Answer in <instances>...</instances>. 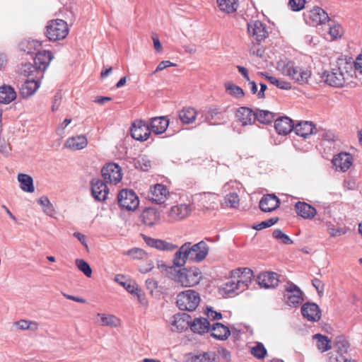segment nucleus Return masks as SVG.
I'll list each match as a JSON object with an SVG mask.
<instances>
[{
	"label": "nucleus",
	"instance_id": "e433bc0d",
	"mask_svg": "<svg viewBox=\"0 0 362 362\" xmlns=\"http://www.w3.org/2000/svg\"><path fill=\"white\" fill-rule=\"evenodd\" d=\"M197 117V111L192 107H184L179 112V118L184 124L192 123Z\"/></svg>",
	"mask_w": 362,
	"mask_h": 362
},
{
	"label": "nucleus",
	"instance_id": "69168bd1",
	"mask_svg": "<svg viewBox=\"0 0 362 362\" xmlns=\"http://www.w3.org/2000/svg\"><path fill=\"white\" fill-rule=\"evenodd\" d=\"M62 100V95L60 93H57L54 98L53 104L52 106V111H56L59 109Z\"/></svg>",
	"mask_w": 362,
	"mask_h": 362
},
{
	"label": "nucleus",
	"instance_id": "bf43d9fd",
	"mask_svg": "<svg viewBox=\"0 0 362 362\" xmlns=\"http://www.w3.org/2000/svg\"><path fill=\"white\" fill-rule=\"evenodd\" d=\"M239 201V197L236 193H230L226 197V203L233 208L238 206Z\"/></svg>",
	"mask_w": 362,
	"mask_h": 362
},
{
	"label": "nucleus",
	"instance_id": "6ab92c4d",
	"mask_svg": "<svg viewBox=\"0 0 362 362\" xmlns=\"http://www.w3.org/2000/svg\"><path fill=\"white\" fill-rule=\"evenodd\" d=\"M303 316L310 322H317L321 317L318 305L313 303H306L301 307Z\"/></svg>",
	"mask_w": 362,
	"mask_h": 362
},
{
	"label": "nucleus",
	"instance_id": "338daca9",
	"mask_svg": "<svg viewBox=\"0 0 362 362\" xmlns=\"http://www.w3.org/2000/svg\"><path fill=\"white\" fill-rule=\"evenodd\" d=\"M206 314L209 318L212 320H219L222 318L221 313L214 310L211 308H207Z\"/></svg>",
	"mask_w": 362,
	"mask_h": 362
},
{
	"label": "nucleus",
	"instance_id": "aec40b11",
	"mask_svg": "<svg viewBox=\"0 0 362 362\" xmlns=\"http://www.w3.org/2000/svg\"><path fill=\"white\" fill-rule=\"evenodd\" d=\"M235 117L242 126L251 125L255 122V112L247 107H239L236 111Z\"/></svg>",
	"mask_w": 362,
	"mask_h": 362
},
{
	"label": "nucleus",
	"instance_id": "ddd939ff",
	"mask_svg": "<svg viewBox=\"0 0 362 362\" xmlns=\"http://www.w3.org/2000/svg\"><path fill=\"white\" fill-rule=\"evenodd\" d=\"M90 189L93 197L98 202L105 201L109 193L105 182L98 178L91 180Z\"/></svg>",
	"mask_w": 362,
	"mask_h": 362
},
{
	"label": "nucleus",
	"instance_id": "bb28decb",
	"mask_svg": "<svg viewBox=\"0 0 362 362\" xmlns=\"http://www.w3.org/2000/svg\"><path fill=\"white\" fill-rule=\"evenodd\" d=\"M87 144V138L86 136L81 134L67 139L64 146L67 148L76 151L86 148Z\"/></svg>",
	"mask_w": 362,
	"mask_h": 362
},
{
	"label": "nucleus",
	"instance_id": "6e6552de",
	"mask_svg": "<svg viewBox=\"0 0 362 362\" xmlns=\"http://www.w3.org/2000/svg\"><path fill=\"white\" fill-rule=\"evenodd\" d=\"M230 277L238 281V287L240 291H245L247 288L253 278L252 271L247 267L238 268L230 272Z\"/></svg>",
	"mask_w": 362,
	"mask_h": 362
},
{
	"label": "nucleus",
	"instance_id": "a211bd4d",
	"mask_svg": "<svg viewBox=\"0 0 362 362\" xmlns=\"http://www.w3.org/2000/svg\"><path fill=\"white\" fill-rule=\"evenodd\" d=\"M141 219L143 223L151 227L160 223V214L155 208H146L141 214Z\"/></svg>",
	"mask_w": 362,
	"mask_h": 362
},
{
	"label": "nucleus",
	"instance_id": "473e14b6",
	"mask_svg": "<svg viewBox=\"0 0 362 362\" xmlns=\"http://www.w3.org/2000/svg\"><path fill=\"white\" fill-rule=\"evenodd\" d=\"M16 98V93L13 87L3 85L0 87V103L9 104Z\"/></svg>",
	"mask_w": 362,
	"mask_h": 362
},
{
	"label": "nucleus",
	"instance_id": "1a4fd4ad",
	"mask_svg": "<svg viewBox=\"0 0 362 362\" xmlns=\"http://www.w3.org/2000/svg\"><path fill=\"white\" fill-rule=\"evenodd\" d=\"M102 176L106 182L116 185L122 178V168L115 163L105 165L101 170Z\"/></svg>",
	"mask_w": 362,
	"mask_h": 362
},
{
	"label": "nucleus",
	"instance_id": "79ce46f5",
	"mask_svg": "<svg viewBox=\"0 0 362 362\" xmlns=\"http://www.w3.org/2000/svg\"><path fill=\"white\" fill-rule=\"evenodd\" d=\"M260 74L264 76L270 83L280 89L289 90L291 88V85L289 82L269 76L267 73L260 72Z\"/></svg>",
	"mask_w": 362,
	"mask_h": 362
},
{
	"label": "nucleus",
	"instance_id": "2f4dec72",
	"mask_svg": "<svg viewBox=\"0 0 362 362\" xmlns=\"http://www.w3.org/2000/svg\"><path fill=\"white\" fill-rule=\"evenodd\" d=\"M190 329L192 332L202 334L209 331L210 324L206 318L197 317L191 323Z\"/></svg>",
	"mask_w": 362,
	"mask_h": 362
},
{
	"label": "nucleus",
	"instance_id": "09e8293b",
	"mask_svg": "<svg viewBox=\"0 0 362 362\" xmlns=\"http://www.w3.org/2000/svg\"><path fill=\"white\" fill-rule=\"evenodd\" d=\"M226 91L232 96L237 98H243L245 95L243 90L240 87L231 83L225 84Z\"/></svg>",
	"mask_w": 362,
	"mask_h": 362
},
{
	"label": "nucleus",
	"instance_id": "393cba45",
	"mask_svg": "<svg viewBox=\"0 0 362 362\" xmlns=\"http://www.w3.org/2000/svg\"><path fill=\"white\" fill-rule=\"evenodd\" d=\"M274 128L279 134L287 135L293 130V121L288 117H281L275 120Z\"/></svg>",
	"mask_w": 362,
	"mask_h": 362
},
{
	"label": "nucleus",
	"instance_id": "c756f323",
	"mask_svg": "<svg viewBox=\"0 0 362 362\" xmlns=\"http://www.w3.org/2000/svg\"><path fill=\"white\" fill-rule=\"evenodd\" d=\"M295 209L297 214L304 218L311 219L316 215V209L305 202H297Z\"/></svg>",
	"mask_w": 362,
	"mask_h": 362
},
{
	"label": "nucleus",
	"instance_id": "f03ea898",
	"mask_svg": "<svg viewBox=\"0 0 362 362\" xmlns=\"http://www.w3.org/2000/svg\"><path fill=\"white\" fill-rule=\"evenodd\" d=\"M276 69L284 76L302 85L307 83L311 76V71L308 67L297 66L293 62L282 59L277 62Z\"/></svg>",
	"mask_w": 362,
	"mask_h": 362
},
{
	"label": "nucleus",
	"instance_id": "603ef678",
	"mask_svg": "<svg viewBox=\"0 0 362 362\" xmlns=\"http://www.w3.org/2000/svg\"><path fill=\"white\" fill-rule=\"evenodd\" d=\"M151 162L146 156H141L135 161V166L143 171H147L151 167Z\"/></svg>",
	"mask_w": 362,
	"mask_h": 362
},
{
	"label": "nucleus",
	"instance_id": "f257e3e1",
	"mask_svg": "<svg viewBox=\"0 0 362 362\" xmlns=\"http://www.w3.org/2000/svg\"><path fill=\"white\" fill-rule=\"evenodd\" d=\"M354 71V65L351 62L339 59L337 66L330 71H324L321 78L329 86L340 88L351 79Z\"/></svg>",
	"mask_w": 362,
	"mask_h": 362
},
{
	"label": "nucleus",
	"instance_id": "0eeeda50",
	"mask_svg": "<svg viewBox=\"0 0 362 362\" xmlns=\"http://www.w3.org/2000/svg\"><path fill=\"white\" fill-rule=\"evenodd\" d=\"M117 200L119 206L128 211L135 210L139 204V197L132 189H122L118 194Z\"/></svg>",
	"mask_w": 362,
	"mask_h": 362
},
{
	"label": "nucleus",
	"instance_id": "6e6d98bb",
	"mask_svg": "<svg viewBox=\"0 0 362 362\" xmlns=\"http://www.w3.org/2000/svg\"><path fill=\"white\" fill-rule=\"evenodd\" d=\"M272 235L275 239L280 240L284 244L291 245L293 243V240L281 229H275Z\"/></svg>",
	"mask_w": 362,
	"mask_h": 362
},
{
	"label": "nucleus",
	"instance_id": "f3484780",
	"mask_svg": "<svg viewBox=\"0 0 362 362\" xmlns=\"http://www.w3.org/2000/svg\"><path fill=\"white\" fill-rule=\"evenodd\" d=\"M248 33L257 41L264 40L267 35V30L264 24L259 21H252L247 23Z\"/></svg>",
	"mask_w": 362,
	"mask_h": 362
},
{
	"label": "nucleus",
	"instance_id": "5701e85b",
	"mask_svg": "<svg viewBox=\"0 0 362 362\" xmlns=\"http://www.w3.org/2000/svg\"><path fill=\"white\" fill-rule=\"evenodd\" d=\"M143 238L146 245L160 250L173 251L177 247L175 245L160 239H156L146 235H143Z\"/></svg>",
	"mask_w": 362,
	"mask_h": 362
},
{
	"label": "nucleus",
	"instance_id": "3c124183",
	"mask_svg": "<svg viewBox=\"0 0 362 362\" xmlns=\"http://www.w3.org/2000/svg\"><path fill=\"white\" fill-rule=\"evenodd\" d=\"M237 283L238 281L236 279L230 278V279L223 285V289L227 293L243 292V291H240V288L238 287Z\"/></svg>",
	"mask_w": 362,
	"mask_h": 362
},
{
	"label": "nucleus",
	"instance_id": "c9c22d12",
	"mask_svg": "<svg viewBox=\"0 0 362 362\" xmlns=\"http://www.w3.org/2000/svg\"><path fill=\"white\" fill-rule=\"evenodd\" d=\"M18 181L19 182L20 187L23 191L30 193L35 191L33 180L31 176L27 174L20 173L18 175Z\"/></svg>",
	"mask_w": 362,
	"mask_h": 362
},
{
	"label": "nucleus",
	"instance_id": "ea45409f",
	"mask_svg": "<svg viewBox=\"0 0 362 362\" xmlns=\"http://www.w3.org/2000/svg\"><path fill=\"white\" fill-rule=\"evenodd\" d=\"M219 9L226 13H233L237 10V0H216Z\"/></svg>",
	"mask_w": 362,
	"mask_h": 362
},
{
	"label": "nucleus",
	"instance_id": "8fccbe9b",
	"mask_svg": "<svg viewBox=\"0 0 362 362\" xmlns=\"http://www.w3.org/2000/svg\"><path fill=\"white\" fill-rule=\"evenodd\" d=\"M38 204H40L44 212L49 216H53L55 211L53 205L49 202V199L47 197H42L37 200Z\"/></svg>",
	"mask_w": 362,
	"mask_h": 362
},
{
	"label": "nucleus",
	"instance_id": "37998d69",
	"mask_svg": "<svg viewBox=\"0 0 362 362\" xmlns=\"http://www.w3.org/2000/svg\"><path fill=\"white\" fill-rule=\"evenodd\" d=\"M216 355L214 351L204 352L199 355L192 356L190 362H216Z\"/></svg>",
	"mask_w": 362,
	"mask_h": 362
},
{
	"label": "nucleus",
	"instance_id": "cd10ccee",
	"mask_svg": "<svg viewBox=\"0 0 362 362\" xmlns=\"http://www.w3.org/2000/svg\"><path fill=\"white\" fill-rule=\"evenodd\" d=\"M315 126L311 122L304 121L298 123L294 126L295 133L305 139L315 133Z\"/></svg>",
	"mask_w": 362,
	"mask_h": 362
},
{
	"label": "nucleus",
	"instance_id": "5fc2aeb1",
	"mask_svg": "<svg viewBox=\"0 0 362 362\" xmlns=\"http://www.w3.org/2000/svg\"><path fill=\"white\" fill-rule=\"evenodd\" d=\"M251 354L258 359H263L267 354V350L262 343H257L251 349Z\"/></svg>",
	"mask_w": 362,
	"mask_h": 362
},
{
	"label": "nucleus",
	"instance_id": "f704fd0d",
	"mask_svg": "<svg viewBox=\"0 0 362 362\" xmlns=\"http://www.w3.org/2000/svg\"><path fill=\"white\" fill-rule=\"evenodd\" d=\"M41 47V42L35 40H24L19 45L20 49L28 54H33Z\"/></svg>",
	"mask_w": 362,
	"mask_h": 362
},
{
	"label": "nucleus",
	"instance_id": "a878e982",
	"mask_svg": "<svg viewBox=\"0 0 362 362\" xmlns=\"http://www.w3.org/2000/svg\"><path fill=\"white\" fill-rule=\"evenodd\" d=\"M224 117L220 109L213 107L208 109L205 114V121L210 125H218L223 122Z\"/></svg>",
	"mask_w": 362,
	"mask_h": 362
},
{
	"label": "nucleus",
	"instance_id": "680f3d73",
	"mask_svg": "<svg viewBox=\"0 0 362 362\" xmlns=\"http://www.w3.org/2000/svg\"><path fill=\"white\" fill-rule=\"evenodd\" d=\"M37 68H36L35 65H33L30 63H25L22 64L21 67V74L24 76H30Z\"/></svg>",
	"mask_w": 362,
	"mask_h": 362
},
{
	"label": "nucleus",
	"instance_id": "58836bf2",
	"mask_svg": "<svg viewBox=\"0 0 362 362\" xmlns=\"http://www.w3.org/2000/svg\"><path fill=\"white\" fill-rule=\"evenodd\" d=\"M124 275L117 274L115 277V281L122 286L129 293H134L138 291V285L132 281H125Z\"/></svg>",
	"mask_w": 362,
	"mask_h": 362
},
{
	"label": "nucleus",
	"instance_id": "72a5a7b5",
	"mask_svg": "<svg viewBox=\"0 0 362 362\" xmlns=\"http://www.w3.org/2000/svg\"><path fill=\"white\" fill-rule=\"evenodd\" d=\"M40 84L35 80H27L21 86L20 93L22 97L28 98L33 95L39 88Z\"/></svg>",
	"mask_w": 362,
	"mask_h": 362
},
{
	"label": "nucleus",
	"instance_id": "864d4df0",
	"mask_svg": "<svg viewBox=\"0 0 362 362\" xmlns=\"http://www.w3.org/2000/svg\"><path fill=\"white\" fill-rule=\"evenodd\" d=\"M76 265L78 269L82 272L87 277L91 276L92 269L90 265L85 260L82 259H76Z\"/></svg>",
	"mask_w": 362,
	"mask_h": 362
},
{
	"label": "nucleus",
	"instance_id": "774afa93",
	"mask_svg": "<svg viewBox=\"0 0 362 362\" xmlns=\"http://www.w3.org/2000/svg\"><path fill=\"white\" fill-rule=\"evenodd\" d=\"M133 294L136 295L137 296L139 302L142 305H148V300H147L145 294L141 293V291L139 288H138V291H136V293H134Z\"/></svg>",
	"mask_w": 362,
	"mask_h": 362
},
{
	"label": "nucleus",
	"instance_id": "9b49d317",
	"mask_svg": "<svg viewBox=\"0 0 362 362\" xmlns=\"http://www.w3.org/2000/svg\"><path fill=\"white\" fill-rule=\"evenodd\" d=\"M284 299L288 305L296 306L303 300V292L296 285L288 282L285 286Z\"/></svg>",
	"mask_w": 362,
	"mask_h": 362
},
{
	"label": "nucleus",
	"instance_id": "4be33fe9",
	"mask_svg": "<svg viewBox=\"0 0 362 362\" xmlns=\"http://www.w3.org/2000/svg\"><path fill=\"white\" fill-rule=\"evenodd\" d=\"M52 59L53 54L51 52L47 50L39 51L38 49L33 60L37 69L45 71Z\"/></svg>",
	"mask_w": 362,
	"mask_h": 362
},
{
	"label": "nucleus",
	"instance_id": "49530a36",
	"mask_svg": "<svg viewBox=\"0 0 362 362\" xmlns=\"http://www.w3.org/2000/svg\"><path fill=\"white\" fill-rule=\"evenodd\" d=\"M334 347L341 356L347 352L349 343L344 336H338L335 339Z\"/></svg>",
	"mask_w": 362,
	"mask_h": 362
},
{
	"label": "nucleus",
	"instance_id": "c85d7f7f",
	"mask_svg": "<svg viewBox=\"0 0 362 362\" xmlns=\"http://www.w3.org/2000/svg\"><path fill=\"white\" fill-rule=\"evenodd\" d=\"M169 125V120L165 117H156L151 119L150 131L156 134H160L165 132Z\"/></svg>",
	"mask_w": 362,
	"mask_h": 362
},
{
	"label": "nucleus",
	"instance_id": "423d86ee",
	"mask_svg": "<svg viewBox=\"0 0 362 362\" xmlns=\"http://www.w3.org/2000/svg\"><path fill=\"white\" fill-rule=\"evenodd\" d=\"M186 248L187 256L189 260L194 262H199L202 261L209 252V247L204 241L192 245L191 243L187 242L185 243Z\"/></svg>",
	"mask_w": 362,
	"mask_h": 362
},
{
	"label": "nucleus",
	"instance_id": "dca6fc26",
	"mask_svg": "<svg viewBox=\"0 0 362 362\" xmlns=\"http://www.w3.org/2000/svg\"><path fill=\"white\" fill-rule=\"evenodd\" d=\"M169 194L168 188L162 184H156L151 187L148 194L149 200L156 204L165 202Z\"/></svg>",
	"mask_w": 362,
	"mask_h": 362
},
{
	"label": "nucleus",
	"instance_id": "7c9ffc66",
	"mask_svg": "<svg viewBox=\"0 0 362 362\" xmlns=\"http://www.w3.org/2000/svg\"><path fill=\"white\" fill-rule=\"evenodd\" d=\"M209 330H211V335L219 340H225L230 334L228 327L220 322L214 323Z\"/></svg>",
	"mask_w": 362,
	"mask_h": 362
},
{
	"label": "nucleus",
	"instance_id": "de8ad7c7",
	"mask_svg": "<svg viewBox=\"0 0 362 362\" xmlns=\"http://www.w3.org/2000/svg\"><path fill=\"white\" fill-rule=\"evenodd\" d=\"M313 337L317 340V347L321 352H325L331 348L330 341L327 337L317 334Z\"/></svg>",
	"mask_w": 362,
	"mask_h": 362
},
{
	"label": "nucleus",
	"instance_id": "0e129e2a",
	"mask_svg": "<svg viewBox=\"0 0 362 362\" xmlns=\"http://www.w3.org/2000/svg\"><path fill=\"white\" fill-rule=\"evenodd\" d=\"M320 136L325 141H334L337 140V136L332 131H322L320 133Z\"/></svg>",
	"mask_w": 362,
	"mask_h": 362
},
{
	"label": "nucleus",
	"instance_id": "39448f33",
	"mask_svg": "<svg viewBox=\"0 0 362 362\" xmlns=\"http://www.w3.org/2000/svg\"><path fill=\"white\" fill-rule=\"evenodd\" d=\"M200 303V296L194 290H186L177 296L176 303L181 310L193 311Z\"/></svg>",
	"mask_w": 362,
	"mask_h": 362
},
{
	"label": "nucleus",
	"instance_id": "b1692460",
	"mask_svg": "<svg viewBox=\"0 0 362 362\" xmlns=\"http://www.w3.org/2000/svg\"><path fill=\"white\" fill-rule=\"evenodd\" d=\"M280 204L279 199L274 194H267L262 197L259 202V208L262 211L270 212L275 210Z\"/></svg>",
	"mask_w": 362,
	"mask_h": 362
},
{
	"label": "nucleus",
	"instance_id": "4c0bfd02",
	"mask_svg": "<svg viewBox=\"0 0 362 362\" xmlns=\"http://www.w3.org/2000/svg\"><path fill=\"white\" fill-rule=\"evenodd\" d=\"M98 316L100 317L102 326L117 327L120 325V320L115 315L98 313Z\"/></svg>",
	"mask_w": 362,
	"mask_h": 362
},
{
	"label": "nucleus",
	"instance_id": "e2e57ef3",
	"mask_svg": "<svg viewBox=\"0 0 362 362\" xmlns=\"http://www.w3.org/2000/svg\"><path fill=\"white\" fill-rule=\"evenodd\" d=\"M329 33L333 38H337L341 35L342 29L339 25H334L330 26Z\"/></svg>",
	"mask_w": 362,
	"mask_h": 362
},
{
	"label": "nucleus",
	"instance_id": "4468645a",
	"mask_svg": "<svg viewBox=\"0 0 362 362\" xmlns=\"http://www.w3.org/2000/svg\"><path fill=\"white\" fill-rule=\"evenodd\" d=\"M332 163L336 170L344 173L352 165L353 157L349 153L341 152L334 156Z\"/></svg>",
	"mask_w": 362,
	"mask_h": 362
},
{
	"label": "nucleus",
	"instance_id": "412c9836",
	"mask_svg": "<svg viewBox=\"0 0 362 362\" xmlns=\"http://www.w3.org/2000/svg\"><path fill=\"white\" fill-rule=\"evenodd\" d=\"M257 281L261 287L265 288H274L278 285V275L274 272H264L258 275Z\"/></svg>",
	"mask_w": 362,
	"mask_h": 362
},
{
	"label": "nucleus",
	"instance_id": "a18cd8bd",
	"mask_svg": "<svg viewBox=\"0 0 362 362\" xmlns=\"http://www.w3.org/2000/svg\"><path fill=\"white\" fill-rule=\"evenodd\" d=\"M255 121L262 124H269L274 119V114L267 110H257L255 112Z\"/></svg>",
	"mask_w": 362,
	"mask_h": 362
},
{
	"label": "nucleus",
	"instance_id": "13d9d810",
	"mask_svg": "<svg viewBox=\"0 0 362 362\" xmlns=\"http://www.w3.org/2000/svg\"><path fill=\"white\" fill-rule=\"evenodd\" d=\"M279 218H271L269 219H267L266 221H262L261 223L255 225L253 226V228L257 230H262L264 228H267L269 227L272 226L274 225L277 221Z\"/></svg>",
	"mask_w": 362,
	"mask_h": 362
},
{
	"label": "nucleus",
	"instance_id": "f8f14e48",
	"mask_svg": "<svg viewBox=\"0 0 362 362\" xmlns=\"http://www.w3.org/2000/svg\"><path fill=\"white\" fill-rule=\"evenodd\" d=\"M150 134V127L144 121L137 120L132 124L131 135L133 139L144 141L148 139Z\"/></svg>",
	"mask_w": 362,
	"mask_h": 362
},
{
	"label": "nucleus",
	"instance_id": "4d7b16f0",
	"mask_svg": "<svg viewBox=\"0 0 362 362\" xmlns=\"http://www.w3.org/2000/svg\"><path fill=\"white\" fill-rule=\"evenodd\" d=\"M327 230L330 237L340 236L346 233V229L345 228H334V225L331 223H327Z\"/></svg>",
	"mask_w": 362,
	"mask_h": 362
},
{
	"label": "nucleus",
	"instance_id": "a19ab883",
	"mask_svg": "<svg viewBox=\"0 0 362 362\" xmlns=\"http://www.w3.org/2000/svg\"><path fill=\"white\" fill-rule=\"evenodd\" d=\"M187 260H189V258L188 256H187L185 244H183L175 252L173 263L176 267H180L185 265Z\"/></svg>",
	"mask_w": 362,
	"mask_h": 362
},
{
	"label": "nucleus",
	"instance_id": "7ed1b4c3",
	"mask_svg": "<svg viewBox=\"0 0 362 362\" xmlns=\"http://www.w3.org/2000/svg\"><path fill=\"white\" fill-rule=\"evenodd\" d=\"M202 279V274L200 269L195 267L180 269L175 276V281L184 287L194 286Z\"/></svg>",
	"mask_w": 362,
	"mask_h": 362
},
{
	"label": "nucleus",
	"instance_id": "052dcab7",
	"mask_svg": "<svg viewBox=\"0 0 362 362\" xmlns=\"http://www.w3.org/2000/svg\"><path fill=\"white\" fill-rule=\"evenodd\" d=\"M305 4V0H290L288 6L292 11H298L304 8Z\"/></svg>",
	"mask_w": 362,
	"mask_h": 362
},
{
	"label": "nucleus",
	"instance_id": "c03bdc74",
	"mask_svg": "<svg viewBox=\"0 0 362 362\" xmlns=\"http://www.w3.org/2000/svg\"><path fill=\"white\" fill-rule=\"evenodd\" d=\"M15 326L21 330H31L35 332L38 329L39 325L35 321L21 320L14 323Z\"/></svg>",
	"mask_w": 362,
	"mask_h": 362
},
{
	"label": "nucleus",
	"instance_id": "20e7f679",
	"mask_svg": "<svg viewBox=\"0 0 362 362\" xmlns=\"http://www.w3.org/2000/svg\"><path fill=\"white\" fill-rule=\"evenodd\" d=\"M45 34L50 41L64 40L69 34L67 23L62 19L49 21L46 26Z\"/></svg>",
	"mask_w": 362,
	"mask_h": 362
},
{
	"label": "nucleus",
	"instance_id": "2eb2a0df",
	"mask_svg": "<svg viewBox=\"0 0 362 362\" xmlns=\"http://www.w3.org/2000/svg\"><path fill=\"white\" fill-rule=\"evenodd\" d=\"M191 211L190 204H178L170 208L168 216L172 221H180L187 217Z\"/></svg>",
	"mask_w": 362,
	"mask_h": 362
},
{
	"label": "nucleus",
	"instance_id": "9d476101",
	"mask_svg": "<svg viewBox=\"0 0 362 362\" xmlns=\"http://www.w3.org/2000/svg\"><path fill=\"white\" fill-rule=\"evenodd\" d=\"M304 17L306 23L313 26L324 24L329 21L327 12L318 6H315L313 8L305 12Z\"/></svg>",
	"mask_w": 362,
	"mask_h": 362
}]
</instances>
